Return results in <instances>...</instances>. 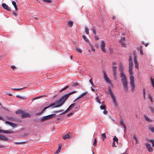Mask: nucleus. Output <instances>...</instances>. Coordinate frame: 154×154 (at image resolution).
Listing matches in <instances>:
<instances>
[{"label":"nucleus","mask_w":154,"mask_h":154,"mask_svg":"<svg viewBox=\"0 0 154 154\" xmlns=\"http://www.w3.org/2000/svg\"><path fill=\"white\" fill-rule=\"evenodd\" d=\"M83 38L84 39L85 41L86 42H88L89 40L84 35H82Z\"/></svg>","instance_id":"393cba45"},{"label":"nucleus","mask_w":154,"mask_h":154,"mask_svg":"<svg viewBox=\"0 0 154 154\" xmlns=\"http://www.w3.org/2000/svg\"><path fill=\"white\" fill-rule=\"evenodd\" d=\"M117 69V67L116 66H113L112 67L113 71H116Z\"/></svg>","instance_id":"37998d69"},{"label":"nucleus","mask_w":154,"mask_h":154,"mask_svg":"<svg viewBox=\"0 0 154 154\" xmlns=\"http://www.w3.org/2000/svg\"><path fill=\"white\" fill-rule=\"evenodd\" d=\"M44 2L46 3H51L52 1L51 0H42Z\"/></svg>","instance_id":"4c0bfd02"},{"label":"nucleus","mask_w":154,"mask_h":154,"mask_svg":"<svg viewBox=\"0 0 154 154\" xmlns=\"http://www.w3.org/2000/svg\"><path fill=\"white\" fill-rule=\"evenodd\" d=\"M113 76H114V79L115 80H116L117 79L116 71H113Z\"/></svg>","instance_id":"b1692460"},{"label":"nucleus","mask_w":154,"mask_h":154,"mask_svg":"<svg viewBox=\"0 0 154 154\" xmlns=\"http://www.w3.org/2000/svg\"><path fill=\"white\" fill-rule=\"evenodd\" d=\"M149 142H151L152 143V146L154 147V141L152 140H148Z\"/></svg>","instance_id":"ea45409f"},{"label":"nucleus","mask_w":154,"mask_h":154,"mask_svg":"<svg viewBox=\"0 0 154 154\" xmlns=\"http://www.w3.org/2000/svg\"><path fill=\"white\" fill-rule=\"evenodd\" d=\"M96 99L97 100V101L99 103H100V100L99 99L98 96H97L96 98Z\"/></svg>","instance_id":"09e8293b"},{"label":"nucleus","mask_w":154,"mask_h":154,"mask_svg":"<svg viewBox=\"0 0 154 154\" xmlns=\"http://www.w3.org/2000/svg\"><path fill=\"white\" fill-rule=\"evenodd\" d=\"M144 116L145 117L146 120V121H148V122H151L153 121L152 120L149 118L147 116L144 115Z\"/></svg>","instance_id":"6ab92c4d"},{"label":"nucleus","mask_w":154,"mask_h":154,"mask_svg":"<svg viewBox=\"0 0 154 154\" xmlns=\"http://www.w3.org/2000/svg\"><path fill=\"white\" fill-rule=\"evenodd\" d=\"M95 46L96 47V48H99V46H98V45L96 43L95 44Z\"/></svg>","instance_id":"0e129e2a"},{"label":"nucleus","mask_w":154,"mask_h":154,"mask_svg":"<svg viewBox=\"0 0 154 154\" xmlns=\"http://www.w3.org/2000/svg\"><path fill=\"white\" fill-rule=\"evenodd\" d=\"M135 64V67L136 68L138 69V63L137 62V61H135V62H134Z\"/></svg>","instance_id":"72a5a7b5"},{"label":"nucleus","mask_w":154,"mask_h":154,"mask_svg":"<svg viewBox=\"0 0 154 154\" xmlns=\"http://www.w3.org/2000/svg\"><path fill=\"white\" fill-rule=\"evenodd\" d=\"M63 111V110H59L58 111H55L54 112H56V113H58V112H60Z\"/></svg>","instance_id":"052dcab7"},{"label":"nucleus","mask_w":154,"mask_h":154,"mask_svg":"<svg viewBox=\"0 0 154 154\" xmlns=\"http://www.w3.org/2000/svg\"><path fill=\"white\" fill-rule=\"evenodd\" d=\"M145 145L149 152H151L153 151V148L151 147L149 144L146 143L145 144Z\"/></svg>","instance_id":"9b49d317"},{"label":"nucleus","mask_w":154,"mask_h":154,"mask_svg":"<svg viewBox=\"0 0 154 154\" xmlns=\"http://www.w3.org/2000/svg\"><path fill=\"white\" fill-rule=\"evenodd\" d=\"M142 48H143V47L142 46H140V47L139 48H137V49L138 50H140V49H141V50H142Z\"/></svg>","instance_id":"bf43d9fd"},{"label":"nucleus","mask_w":154,"mask_h":154,"mask_svg":"<svg viewBox=\"0 0 154 154\" xmlns=\"http://www.w3.org/2000/svg\"><path fill=\"white\" fill-rule=\"evenodd\" d=\"M103 113L105 114H106L107 113V111L106 110H104L103 111Z\"/></svg>","instance_id":"680f3d73"},{"label":"nucleus","mask_w":154,"mask_h":154,"mask_svg":"<svg viewBox=\"0 0 154 154\" xmlns=\"http://www.w3.org/2000/svg\"><path fill=\"white\" fill-rule=\"evenodd\" d=\"M121 43V44L123 47H126V45H125V44L124 42H122Z\"/></svg>","instance_id":"603ef678"},{"label":"nucleus","mask_w":154,"mask_h":154,"mask_svg":"<svg viewBox=\"0 0 154 154\" xmlns=\"http://www.w3.org/2000/svg\"><path fill=\"white\" fill-rule=\"evenodd\" d=\"M70 133H67L66 135H63V139H67L69 138L70 137Z\"/></svg>","instance_id":"f3484780"},{"label":"nucleus","mask_w":154,"mask_h":154,"mask_svg":"<svg viewBox=\"0 0 154 154\" xmlns=\"http://www.w3.org/2000/svg\"><path fill=\"white\" fill-rule=\"evenodd\" d=\"M105 44L104 41H102L101 42V48L103 53H106L105 49Z\"/></svg>","instance_id":"0eeeda50"},{"label":"nucleus","mask_w":154,"mask_h":154,"mask_svg":"<svg viewBox=\"0 0 154 154\" xmlns=\"http://www.w3.org/2000/svg\"><path fill=\"white\" fill-rule=\"evenodd\" d=\"M120 77L121 78L122 82L124 89L126 92H127L128 91V82L126 76L124 73H122L120 75Z\"/></svg>","instance_id":"f03ea898"},{"label":"nucleus","mask_w":154,"mask_h":154,"mask_svg":"<svg viewBox=\"0 0 154 154\" xmlns=\"http://www.w3.org/2000/svg\"><path fill=\"white\" fill-rule=\"evenodd\" d=\"M30 116H31L29 113H26L24 111H23V113L21 115L22 118L30 117Z\"/></svg>","instance_id":"1a4fd4ad"},{"label":"nucleus","mask_w":154,"mask_h":154,"mask_svg":"<svg viewBox=\"0 0 154 154\" xmlns=\"http://www.w3.org/2000/svg\"><path fill=\"white\" fill-rule=\"evenodd\" d=\"M133 138L136 140V143H138V140L136 136L135 135H134Z\"/></svg>","instance_id":"e433bc0d"},{"label":"nucleus","mask_w":154,"mask_h":154,"mask_svg":"<svg viewBox=\"0 0 154 154\" xmlns=\"http://www.w3.org/2000/svg\"><path fill=\"white\" fill-rule=\"evenodd\" d=\"M88 92L86 91L83 93L81 95H80L79 96L81 97V98L83 97H84L85 95H86L88 94Z\"/></svg>","instance_id":"cd10ccee"},{"label":"nucleus","mask_w":154,"mask_h":154,"mask_svg":"<svg viewBox=\"0 0 154 154\" xmlns=\"http://www.w3.org/2000/svg\"><path fill=\"white\" fill-rule=\"evenodd\" d=\"M95 39L96 40H97L98 39H99V38H98L97 37V36L96 35H95Z\"/></svg>","instance_id":"774afa93"},{"label":"nucleus","mask_w":154,"mask_h":154,"mask_svg":"<svg viewBox=\"0 0 154 154\" xmlns=\"http://www.w3.org/2000/svg\"><path fill=\"white\" fill-rule=\"evenodd\" d=\"M75 50L76 51L79 52L80 53H81L82 52V50L79 48H76Z\"/></svg>","instance_id":"58836bf2"},{"label":"nucleus","mask_w":154,"mask_h":154,"mask_svg":"<svg viewBox=\"0 0 154 154\" xmlns=\"http://www.w3.org/2000/svg\"><path fill=\"white\" fill-rule=\"evenodd\" d=\"M140 54L141 55H143V54L142 50L140 49Z\"/></svg>","instance_id":"e2e57ef3"},{"label":"nucleus","mask_w":154,"mask_h":154,"mask_svg":"<svg viewBox=\"0 0 154 154\" xmlns=\"http://www.w3.org/2000/svg\"><path fill=\"white\" fill-rule=\"evenodd\" d=\"M97 139H96V138H94V143H93V145L94 146H97Z\"/></svg>","instance_id":"c9c22d12"},{"label":"nucleus","mask_w":154,"mask_h":154,"mask_svg":"<svg viewBox=\"0 0 154 154\" xmlns=\"http://www.w3.org/2000/svg\"><path fill=\"white\" fill-rule=\"evenodd\" d=\"M129 62H132V59L131 58V57H130L129 58Z\"/></svg>","instance_id":"4d7b16f0"},{"label":"nucleus","mask_w":154,"mask_h":154,"mask_svg":"<svg viewBox=\"0 0 154 154\" xmlns=\"http://www.w3.org/2000/svg\"><path fill=\"white\" fill-rule=\"evenodd\" d=\"M149 129L152 132L154 133V128L153 127H151L149 128Z\"/></svg>","instance_id":"c03bdc74"},{"label":"nucleus","mask_w":154,"mask_h":154,"mask_svg":"<svg viewBox=\"0 0 154 154\" xmlns=\"http://www.w3.org/2000/svg\"><path fill=\"white\" fill-rule=\"evenodd\" d=\"M67 100L64 95L63 96L59 99L56 100L54 102L51 104V106H54L53 108H57L61 106Z\"/></svg>","instance_id":"f257e3e1"},{"label":"nucleus","mask_w":154,"mask_h":154,"mask_svg":"<svg viewBox=\"0 0 154 154\" xmlns=\"http://www.w3.org/2000/svg\"><path fill=\"white\" fill-rule=\"evenodd\" d=\"M72 112H70V113H68L67 115V116H71L72 114Z\"/></svg>","instance_id":"69168bd1"},{"label":"nucleus","mask_w":154,"mask_h":154,"mask_svg":"<svg viewBox=\"0 0 154 154\" xmlns=\"http://www.w3.org/2000/svg\"><path fill=\"white\" fill-rule=\"evenodd\" d=\"M56 114H51L47 116H44L41 119V122H43L46 120L51 119L53 116H54Z\"/></svg>","instance_id":"20e7f679"},{"label":"nucleus","mask_w":154,"mask_h":154,"mask_svg":"<svg viewBox=\"0 0 154 154\" xmlns=\"http://www.w3.org/2000/svg\"><path fill=\"white\" fill-rule=\"evenodd\" d=\"M16 88V91H21L24 88Z\"/></svg>","instance_id":"3c124183"},{"label":"nucleus","mask_w":154,"mask_h":154,"mask_svg":"<svg viewBox=\"0 0 154 154\" xmlns=\"http://www.w3.org/2000/svg\"><path fill=\"white\" fill-rule=\"evenodd\" d=\"M100 108L101 109H105L106 108V106L105 105H103V106H100Z\"/></svg>","instance_id":"a18cd8bd"},{"label":"nucleus","mask_w":154,"mask_h":154,"mask_svg":"<svg viewBox=\"0 0 154 154\" xmlns=\"http://www.w3.org/2000/svg\"><path fill=\"white\" fill-rule=\"evenodd\" d=\"M2 6L4 9H6L9 11H11L10 8L8 7V6L5 3H3L2 4Z\"/></svg>","instance_id":"ddd939ff"},{"label":"nucleus","mask_w":154,"mask_h":154,"mask_svg":"<svg viewBox=\"0 0 154 154\" xmlns=\"http://www.w3.org/2000/svg\"><path fill=\"white\" fill-rule=\"evenodd\" d=\"M129 68H133V62H129Z\"/></svg>","instance_id":"c756f323"},{"label":"nucleus","mask_w":154,"mask_h":154,"mask_svg":"<svg viewBox=\"0 0 154 154\" xmlns=\"http://www.w3.org/2000/svg\"><path fill=\"white\" fill-rule=\"evenodd\" d=\"M75 105V103H73L71 104L67 109L66 110L60 114V115L62 114H64L67 112L68 111H69L70 110L72 109L73 107H74Z\"/></svg>","instance_id":"39448f33"},{"label":"nucleus","mask_w":154,"mask_h":154,"mask_svg":"<svg viewBox=\"0 0 154 154\" xmlns=\"http://www.w3.org/2000/svg\"><path fill=\"white\" fill-rule=\"evenodd\" d=\"M5 123L9 125L10 126L13 128H15L17 126V125L13 123L10 122L8 121H6L5 122Z\"/></svg>","instance_id":"4468645a"},{"label":"nucleus","mask_w":154,"mask_h":154,"mask_svg":"<svg viewBox=\"0 0 154 154\" xmlns=\"http://www.w3.org/2000/svg\"><path fill=\"white\" fill-rule=\"evenodd\" d=\"M69 87V86H66L64 88H63L62 89V90H61L60 91V92H61L62 91H63L65 90V89H67V88H68Z\"/></svg>","instance_id":"49530a36"},{"label":"nucleus","mask_w":154,"mask_h":154,"mask_svg":"<svg viewBox=\"0 0 154 154\" xmlns=\"http://www.w3.org/2000/svg\"><path fill=\"white\" fill-rule=\"evenodd\" d=\"M52 106H51V104L50 105H49L48 106H47V107H45L42 110V113L43 112H44L45 110L47 109V108H49L50 107H51Z\"/></svg>","instance_id":"a19ab883"},{"label":"nucleus","mask_w":154,"mask_h":154,"mask_svg":"<svg viewBox=\"0 0 154 154\" xmlns=\"http://www.w3.org/2000/svg\"><path fill=\"white\" fill-rule=\"evenodd\" d=\"M67 24L69 27H71L73 25V22L71 21H68L67 23Z\"/></svg>","instance_id":"5701e85b"},{"label":"nucleus","mask_w":154,"mask_h":154,"mask_svg":"<svg viewBox=\"0 0 154 154\" xmlns=\"http://www.w3.org/2000/svg\"><path fill=\"white\" fill-rule=\"evenodd\" d=\"M2 132L5 134H10L13 133L14 132L11 130H3V131H2Z\"/></svg>","instance_id":"a211bd4d"},{"label":"nucleus","mask_w":154,"mask_h":154,"mask_svg":"<svg viewBox=\"0 0 154 154\" xmlns=\"http://www.w3.org/2000/svg\"><path fill=\"white\" fill-rule=\"evenodd\" d=\"M61 147H62V145H59L58 149L55 152L56 153H57V154L58 153L60 152V151L61 149Z\"/></svg>","instance_id":"412c9836"},{"label":"nucleus","mask_w":154,"mask_h":154,"mask_svg":"<svg viewBox=\"0 0 154 154\" xmlns=\"http://www.w3.org/2000/svg\"><path fill=\"white\" fill-rule=\"evenodd\" d=\"M149 108H150L151 112L152 113H154V109L153 108V107H152V106H150Z\"/></svg>","instance_id":"8fccbe9b"},{"label":"nucleus","mask_w":154,"mask_h":154,"mask_svg":"<svg viewBox=\"0 0 154 154\" xmlns=\"http://www.w3.org/2000/svg\"><path fill=\"white\" fill-rule=\"evenodd\" d=\"M112 98L113 102L115 104V105L116 107H117L118 106V104L117 103V101L116 100V97L114 95H113L111 97Z\"/></svg>","instance_id":"f8f14e48"},{"label":"nucleus","mask_w":154,"mask_h":154,"mask_svg":"<svg viewBox=\"0 0 154 154\" xmlns=\"http://www.w3.org/2000/svg\"><path fill=\"white\" fill-rule=\"evenodd\" d=\"M108 92H109V94H110L111 96V97L113 95H114L112 90H111V88L110 87H109L108 88Z\"/></svg>","instance_id":"aec40b11"},{"label":"nucleus","mask_w":154,"mask_h":154,"mask_svg":"<svg viewBox=\"0 0 154 154\" xmlns=\"http://www.w3.org/2000/svg\"><path fill=\"white\" fill-rule=\"evenodd\" d=\"M89 82L91 83V85L92 86H94V85L92 82V78H91V79L89 80Z\"/></svg>","instance_id":"79ce46f5"},{"label":"nucleus","mask_w":154,"mask_h":154,"mask_svg":"<svg viewBox=\"0 0 154 154\" xmlns=\"http://www.w3.org/2000/svg\"><path fill=\"white\" fill-rule=\"evenodd\" d=\"M148 97H149V99L150 100L151 102H152V97L151 96V95L150 94H149L148 95Z\"/></svg>","instance_id":"de8ad7c7"},{"label":"nucleus","mask_w":154,"mask_h":154,"mask_svg":"<svg viewBox=\"0 0 154 154\" xmlns=\"http://www.w3.org/2000/svg\"><path fill=\"white\" fill-rule=\"evenodd\" d=\"M92 29L94 35H96V31L95 27L94 26L92 27Z\"/></svg>","instance_id":"7c9ffc66"},{"label":"nucleus","mask_w":154,"mask_h":154,"mask_svg":"<svg viewBox=\"0 0 154 154\" xmlns=\"http://www.w3.org/2000/svg\"><path fill=\"white\" fill-rule=\"evenodd\" d=\"M81 97L79 96L77 98H76L74 101L73 102H75L76 100H78Z\"/></svg>","instance_id":"6e6d98bb"},{"label":"nucleus","mask_w":154,"mask_h":154,"mask_svg":"<svg viewBox=\"0 0 154 154\" xmlns=\"http://www.w3.org/2000/svg\"><path fill=\"white\" fill-rule=\"evenodd\" d=\"M113 142L112 144V146L116 147L118 143V139L116 136H114L113 138Z\"/></svg>","instance_id":"423d86ee"},{"label":"nucleus","mask_w":154,"mask_h":154,"mask_svg":"<svg viewBox=\"0 0 154 154\" xmlns=\"http://www.w3.org/2000/svg\"><path fill=\"white\" fill-rule=\"evenodd\" d=\"M125 37H121V39L120 40L119 42H122L123 41H125Z\"/></svg>","instance_id":"2f4dec72"},{"label":"nucleus","mask_w":154,"mask_h":154,"mask_svg":"<svg viewBox=\"0 0 154 154\" xmlns=\"http://www.w3.org/2000/svg\"><path fill=\"white\" fill-rule=\"evenodd\" d=\"M76 92V91H72L68 94H65V95H64V96L66 98V99H67L69 97V96L70 95H71L73 94H74Z\"/></svg>","instance_id":"dca6fc26"},{"label":"nucleus","mask_w":154,"mask_h":154,"mask_svg":"<svg viewBox=\"0 0 154 154\" xmlns=\"http://www.w3.org/2000/svg\"><path fill=\"white\" fill-rule=\"evenodd\" d=\"M134 62H135V61H137V57L135 55H134Z\"/></svg>","instance_id":"864d4df0"},{"label":"nucleus","mask_w":154,"mask_h":154,"mask_svg":"<svg viewBox=\"0 0 154 154\" xmlns=\"http://www.w3.org/2000/svg\"><path fill=\"white\" fill-rule=\"evenodd\" d=\"M43 97V96H40V97H35L33 99V100H35L37 99H38V98H39L40 97Z\"/></svg>","instance_id":"13d9d810"},{"label":"nucleus","mask_w":154,"mask_h":154,"mask_svg":"<svg viewBox=\"0 0 154 154\" xmlns=\"http://www.w3.org/2000/svg\"><path fill=\"white\" fill-rule=\"evenodd\" d=\"M91 49L92 51L93 52H95V49L91 45Z\"/></svg>","instance_id":"5fc2aeb1"},{"label":"nucleus","mask_w":154,"mask_h":154,"mask_svg":"<svg viewBox=\"0 0 154 154\" xmlns=\"http://www.w3.org/2000/svg\"><path fill=\"white\" fill-rule=\"evenodd\" d=\"M13 14L14 15H15V16H17V14L16 13V12H13Z\"/></svg>","instance_id":"338daca9"},{"label":"nucleus","mask_w":154,"mask_h":154,"mask_svg":"<svg viewBox=\"0 0 154 154\" xmlns=\"http://www.w3.org/2000/svg\"><path fill=\"white\" fill-rule=\"evenodd\" d=\"M120 124L121 125H122L124 127V128H125V130H126V126L124 124V121L123 120H121V121Z\"/></svg>","instance_id":"a878e982"},{"label":"nucleus","mask_w":154,"mask_h":154,"mask_svg":"<svg viewBox=\"0 0 154 154\" xmlns=\"http://www.w3.org/2000/svg\"><path fill=\"white\" fill-rule=\"evenodd\" d=\"M12 3L13 5L14 6L15 10L16 11H17L18 10V8L16 2L14 1H12Z\"/></svg>","instance_id":"4be33fe9"},{"label":"nucleus","mask_w":154,"mask_h":154,"mask_svg":"<svg viewBox=\"0 0 154 154\" xmlns=\"http://www.w3.org/2000/svg\"><path fill=\"white\" fill-rule=\"evenodd\" d=\"M119 69L120 72V75L122 73H124L123 70V67L122 64L121 63H120L119 65Z\"/></svg>","instance_id":"9d476101"},{"label":"nucleus","mask_w":154,"mask_h":154,"mask_svg":"<svg viewBox=\"0 0 154 154\" xmlns=\"http://www.w3.org/2000/svg\"><path fill=\"white\" fill-rule=\"evenodd\" d=\"M23 110H19L16 111V113L17 114H20L22 115V114L23 113Z\"/></svg>","instance_id":"bb28decb"},{"label":"nucleus","mask_w":154,"mask_h":154,"mask_svg":"<svg viewBox=\"0 0 154 154\" xmlns=\"http://www.w3.org/2000/svg\"><path fill=\"white\" fill-rule=\"evenodd\" d=\"M0 140L4 141H7L8 139L5 137L3 135L0 134Z\"/></svg>","instance_id":"2eb2a0df"},{"label":"nucleus","mask_w":154,"mask_h":154,"mask_svg":"<svg viewBox=\"0 0 154 154\" xmlns=\"http://www.w3.org/2000/svg\"><path fill=\"white\" fill-rule=\"evenodd\" d=\"M133 68H129V72L130 74V84L131 85V91L132 92H134V91L135 85L134 83V78L133 75H132Z\"/></svg>","instance_id":"7ed1b4c3"},{"label":"nucleus","mask_w":154,"mask_h":154,"mask_svg":"<svg viewBox=\"0 0 154 154\" xmlns=\"http://www.w3.org/2000/svg\"><path fill=\"white\" fill-rule=\"evenodd\" d=\"M151 81L152 82V87L153 88H154V80L151 77L150 78Z\"/></svg>","instance_id":"f704fd0d"},{"label":"nucleus","mask_w":154,"mask_h":154,"mask_svg":"<svg viewBox=\"0 0 154 154\" xmlns=\"http://www.w3.org/2000/svg\"><path fill=\"white\" fill-rule=\"evenodd\" d=\"M103 73L104 74V78L105 80L107 83H109V84H110L111 83V81L109 79L106 73L104 71H103Z\"/></svg>","instance_id":"6e6552de"},{"label":"nucleus","mask_w":154,"mask_h":154,"mask_svg":"<svg viewBox=\"0 0 154 154\" xmlns=\"http://www.w3.org/2000/svg\"><path fill=\"white\" fill-rule=\"evenodd\" d=\"M85 33L87 34H89V29L86 26L85 27Z\"/></svg>","instance_id":"473e14b6"},{"label":"nucleus","mask_w":154,"mask_h":154,"mask_svg":"<svg viewBox=\"0 0 154 154\" xmlns=\"http://www.w3.org/2000/svg\"><path fill=\"white\" fill-rule=\"evenodd\" d=\"M101 137L103 139V140H104L106 138V136L105 133H103L101 134Z\"/></svg>","instance_id":"c85d7f7f"}]
</instances>
